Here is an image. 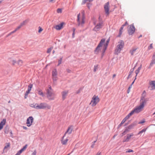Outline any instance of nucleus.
I'll return each instance as SVG.
<instances>
[{"instance_id": "64", "label": "nucleus", "mask_w": 155, "mask_h": 155, "mask_svg": "<svg viewBox=\"0 0 155 155\" xmlns=\"http://www.w3.org/2000/svg\"><path fill=\"white\" fill-rule=\"evenodd\" d=\"M16 63V61L15 60H13L12 61V64L14 65Z\"/></svg>"}, {"instance_id": "28", "label": "nucleus", "mask_w": 155, "mask_h": 155, "mask_svg": "<svg viewBox=\"0 0 155 155\" xmlns=\"http://www.w3.org/2000/svg\"><path fill=\"white\" fill-rule=\"evenodd\" d=\"M106 49H105L104 48H103V49L101 51V58H102L104 56V53L105 52V51H106Z\"/></svg>"}, {"instance_id": "9", "label": "nucleus", "mask_w": 155, "mask_h": 155, "mask_svg": "<svg viewBox=\"0 0 155 155\" xmlns=\"http://www.w3.org/2000/svg\"><path fill=\"white\" fill-rule=\"evenodd\" d=\"M80 13H79L77 15V22L78 23V26H79L81 24H83L84 23V20L85 19V17H84V16L82 17H81V22L80 23Z\"/></svg>"}, {"instance_id": "18", "label": "nucleus", "mask_w": 155, "mask_h": 155, "mask_svg": "<svg viewBox=\"0 0 155 155\" xmlns=\"http://www.w3.org/2000/svg\"><path fill=\"white\" fill-rule=\"evenodd\" d=\"M150 85L151 86V90H153L155 89V81H152L150 83Z\"/></svg>"}, {"instance_id": "30", "label": "nucleus", "mask_w": 155, "mask_h": 155, "mask_svg": "<svg viewBox=\"0 0 155 155\" xmlns=\"http://www.w3.org/2000/svg\"><path fill=\"white\" fill-rule=\"evenodd\" d=\"M30 92V91H29L28 90H27V91L26 92L25 94V96H24V98L25 99H26L27 97L28 94Z\"/></svg>"}, {"instance_id": "61", "label": "nucleus", "mask_w": 155, "mask_h": 155, "mask_svg": "<svg viewBox=\"0 0 155 155\" xmlns=\"http://www.w3.org/2000/svg\"><path fill=\"white\" fill-rule=\"evenodd\" d=\"M128 25V22L127 21H126L125 23L123 24L122 25H123V26H124V27L125 26H126V25Z\"/></svg>"}, {"instance_id": "24", "label": "nucleus", "mask_w": 155, "mask_h": 155, "mask_svg": "<svg viewBox=\"0 0 155 155\" xmlns=\"http://www.w3.org/2000/svg\"><path fill=\"white\" fill-rule=\"evenodd\" d=\"M130 139V137H128V136L127 135L126 137V136L124 137V139L123 140V142H128Z\"/></svg>"}, {"instance_id": "19", "label": "nucleus", "mask_w": 155, "mask_h": 155, "mask_svg": "<svg viewBox=\"0 0 155 155\" xmlns=\"http://www.w3.org/2000/svg\"><path fill=\"white\" fill-rule=\"evenodd\" d=\"M6 121L5 119H4L0 123V130L2 129L3 126L5 124Z\"/></svg>"}, {"instance_id": "15", "label": "nucleus", "mask_w": 155, "mask_h": 155, "mask_svg": "<svg viewBox=\"0 0 155 155\" xmlns=\"http://www.w3.org/2000/svg\"><path fill=\"white\" fill-rule=\"evenodd\" d=\"M68 93V91H65L61 92L62 95V99L63 100H65L66 98V97L67 94Z\"/></svg>"}, {"instance_id": "7", "label": "nucleus", "mask_w": 155, "mask_h": 155, "mask_svg": "<svg viewBox=\"0 0 155 155\" xmlns=\"http://www.w3.org/2000/svg\"><path fill=\"white\" fill-rule=\"evenodd\" d=\"M39 109H45L47 108V109H50L51 106L48 104L45 103H41L39 105Z\"/></svg>"}, {"instance_id": "17", "label": "nucleus", "mask_w": 155, "mask_h": 155, "mask_svg": "<svg viewBox=\"0 0 155 155\" xmlns=\"http://www.w3.org/2000/svg\"><path fill=\"white\" fill-rule=\"evenodd\" d=\"M30 106L35 108H36L38 109H39V106L38 104H30Z\"/></svg>"}, {"instance_id": "11", "label": "nucleus", "mask_w": 155, "mask_h": 155, "mask_svg": "<svg viewBox=\"0 0 155 155\" xmlns=\"http://www.w3.org/2000/svg\"><path fill=\"white\" fill-rule=\"evenodd\" d=\"M109 2H107L104 5V6L105 13L107 15H108L109 14Z\"/></svg>"}, {"instance_id": "34", "label": "nucleus", "mask_w": 155, "mask_h": 155, "mask_svg": "<svg viewBox=\"0 0 155 155\" xmlns=\"http://www.w3.org/2000/svg\"><path fill=\"white\" fill-rule=\"evenodd\" d=\"M54 28L57 30H60L61 29L59 25H56Z\"/></svg>"}, {"instance_id": "45", "label": "nucleus", "mask_w": 155, "mask_h": 155, "mask_svg": "<svg viewBox=\"0 0 155 155\" xmlns=\"http://www.w3.org/2000/svg\"><path fill=\"white\" fill-rule=\"evenodd\" d=\"M96 141H97V140H95V141H94L93 142H92V144L91 146V148H94V145H95V143L96 142Z\"/></svg>"}, {"instance_id": "36", "label": "nucleus", "mask_w": 155, "mask_h": 155, "mask_svg": "<svg viewBox=\"0 0 155 155\" xmlns=\"http://www.w3.org/2000/svg\"><path fill=\"white\" fill-rule=\"evenodd\" d=\"M7 145H6L4 148L3 149V151H4V150L6 148H7L8 147H10V144L9 143H7Z\"/></svg>"}, {"instance_id": "52", "label": "nucleus", "mask_w": 155, "mask_h": 155, "mask_svg": "<svg viewBox=\"0 0 155 155\" xmlns=\"http://www.w3.org/2000/svg\"><path fill=\"white\" fill-rule=\"evenodd\" d=\"M127 135L128 136V137H130V138L131 137L134 135V134L133 133H132L130 134H128Z\"/></svg>"}, {"instance_id": "47", "label": "nucleus", "mask_w": 155, "mask_h": 155, "mask_svg": "<svg viewBox=\"0 0 155 155\" xmlns=\"http://www.w3.org/2000/svg\"><path fill=\"white\" fill-rule=\"evenodd\" d=\"M64 24V22H62L60 24H59V25L61 27V28H63V25Z\"/></svg>"}, {"instance_id": "31", "label": "nucleus", "mask_w": 155, "mask_h": 155, "mask_svg": "<svg viewBox=\"0 0 155 155\" xmlns=\"http://www.w3.org/2000/svg\"><path fill=\"white\" fill-rule=\"evenodd\" d=\"M62 58H63L62 57H61L60 58V59H59L58 61V64L57 65L58 66L61 63Z\"/></svg>"}, {"instance_id": "48", "label": "nucleus", "mask_w": 155, "mask_h": 155, "mask_svg": "<svg viewBox=\"0 0 155 155\" xmlns=\"http://www.w3.org/2000/svg\"><path fill=\"white\" fill-rule=\"evenodd\" d=\"M53 80L54 81H56L57 80V76H52Z\"/></svg>"}, {"instance_id": "20", "label": "nucleus", "mask_w": 155, "mask_h": 155, "mask_svg": "<svg viewBox=\"0 0 155 155\" xmlns=\"http://www.w3.org/2000/svg\"><path fill=\"white\" fill-rule=\"evenodd\" d=\"M136 123L133 122L130 125H129L127 127L130 130L133 128L134 126H136Z\"/></svg>"}, {"instance_id": "40", "label": "nucleus", "mask_w": 155, "mask_h": 155, "mask_svg": "<svg viewBox=\"0 0 155 155\" xmlns=\"http://www.w3.org/2000/svg\"><path fill=\"white\" fill-rule=\"evenodd\" d=\"M132 87L131 85H130L129 87H128V89L127 91V93L128 94L129 93L130 91V89Z\"/></svg>"}, {"instance_id": "39", "label": "nucleus", "mask_w": 155, "mask_h": 155, "mask_svg": "<svg viewBox=\"0 0 155 155\" xmlns=\"http://www.w3.org/2000/svg\"><path fill=\"white\" fill-rule=\"evenodd\" d=\"M52 48V47H51L48 49L47 53H50L51 52Z\"/></svg>"}, {"instance_id": "56", "label": "nucleus", "mask_w": 155, "mask_h": 155, "mask_svg": "<svg viewBox=\"0 0 155 155\" xmlns=\"http://www.w3.org/2000/svg\"><path fill=\"white\" fill-rule=\"evenodd\" d=\"M27 145H26L21 149L23 150H24L27 148Z\"/></svg>"}, {"instance_id": "26", "label": "nucleus", "mask_w": 155, "mask_h": 155, "mask_svg": "<svg viewBox=\"0 0 155 155\" xmlns=\"http://www.w3.org/2000/svg\"><path fill=\"white\" fill-rule=\"evenodd\" d=\"M57 74V72L56 69H55L52 72V76H56Z\"/></svg>"}, {"instance_id": "16", "label": "nucleus", "mask_w": 155, "mask_h": 155, "mask_svg": "<svg viewBox=\"0 0 155 155\" xmlns=\"http://www.w3.org/2000/svg\"><path fill=\"white\" fill-rule=\"evenodd\" d=\"M65 136H64H64L62 137V139L61 140V143L63 145H66L68 140V138H66V139L64 140V138Z\"/></svg>"}, {"instance_id": "6", "label": "nucleus", "mask_w": 155, "mask_h": 155, "mask_svg": "<svg viewBox=\"0 0 155 155\" xmlns=\"http://www.w3.org/2000/svg\"><path fill=\"white\" fill-rule=\"evenodd\" d=\"M54 94L52 91L47 89V97L49 100H53L54 99V97H52Z\"/></svg>"}, {"instance_id": "57", "label": "nucleus", "mask_w": 155, "mask_h": 155, "mask_svg": "<svg viewBox=\"0 0 155 155\" xmlns=\"http://www.w3.org/2000/svg\"><path fill=\"white\" fill-rule=\"evenodd\" d=\"M84 13H85V12H84V11H83L82 12H81V14H82V17H83V16L84 17H85V15H84Z\"/></svg>"}, {"instance_id": "41", "label": "nucleus", "mask_w": 155, "mask_h": 155, "mask_svg": "<svg viewBox=\"0 0 155 155\" xmlns=\"http://www.w3.org/2000/svg\"><path fill=\"white\" fill-rule=\"evenodd\" d=\"M87 8H88L89 9H90V7L91 5V4L89 2L87 3Z\"/></svg>"}, {"instance_id": "1", "label": "nucleus", "mask_w": 155, "mask_h": 155, "mask_svg": "<svg viewBox=\"0 0 155 155\" xmlns=\"http://www.w3.org/2000/svg\"><path fill=\"white\" fill-rule=\"evenodd\" d=\"M118 44L114 51V54L117 55L120 53L121 51L123 48L124 45V42L122 40H120L118 42Z\"/></svg>"}, {"instance_id": "3", "label": "nucleus", "mask_w": 155, "mask_h": 155, "mask_svg": "<svg viewBox=\"0 0 155 155\" xmlns=\"http://www.w3.org/2000/svg\"><path fill=\"white\" fill-rule=\"evenodd\" d=\"M99 101L100 99L98 96L94 95L92 97L90 104H91V106L93 107L95 106L99 102Z\"/></svg>"}, {"instance_id": "21", "label": "nucleus", "mask_w": 155, "mask_h": 155, "mask_svg": "<svg viewBox=\"0 0 155 155\" xmlns=\"http://www.w3.org/2000/svg\"><path fill=\"white\" fill-rule=\"evenodd\" d=\"M132 115L133 114L130 112L123 120H122L123 121V122H125L126 121V120Z\"/></svg>"}, {"instance_id": "55", "label": "nucleus", "mask_w": 155, "mask_h": 155, "mask_svg": "<svg viewBox=\"0 0 155 155\" xmlns=\"http://www.w3.org/2000/svg\"><path fill=\"white\" fill-rule=\"evenodd\" d=\"M134 71V69H131L129 72V74H131Z\"/></svg>"}, {"instance_id": "4", "label": "nucleus", "mask_w": 155, "mask_h": 155, "mask_svg": "<svg viewBox=\"0 0 155 155\" xmlns=\"http://www.w3.org/2000/svg\"><path fill=\"white\" fill-rule=\"evenodd\" d=\"M146 95H144V96H141L140 98V107L143 108L144 107V104H145L146 102L148 100V98H145V97Z\"/></svg>"}, {"instance_id": "32", "label": "nucleus", "mask_w": 155, "mask_h": 155, "mask_svg": "<svg viewBox=\"0 0 155 155\" xmlns=\"http://www.w3.org/2000/svg\"><path fill=\"white\" fill-rule=\"evenodd\" d=\"M32 86L33 85L32 84H30L28 86V90L30 91L31 90Z\"/></svg>"}, {"instance_id": "38", "label": "nucleus", "mask_w": 155, "mask_h": 155, "mask_svg": "<svg viewBox=\"0 0 155 155\" xmlns=\"http://www.w3.org/2000/svg\"><path fill=\"white\" fill-rule=\"evenodd\" d=\"M27 23L26 20L22 22L21 23L20 25L22 27L24 25H25Z\"/></svg>"}, {"instance_id": "5", "label": "nucleus", "mask_w": 155, "mask_h": 155, "mask_svg": "<svg viewBox=\"0 0 155 155\" xmlns=\"http://www.w3.org/2000/svg\"><path fill=\"white\" fill-rule=\"evenodd\" d=\"M129 26L130 28L128 29L127 32L129 35H131L134 33L135 30V28L133 23L130 25Z\"/></svg>"}, {"instance_id": "43", "label": "nucleus", "mask_w": 155, "mask_h": 155, "mask_svg": "<svg viewBox=\"0 0 155 155\" xmlns=\"http://www.w3.org/2000/svg\"><path fill=\"white\" fill-rule=\"evenodd\" d=\"M152 45H153V44L152 43L151 44H150V46H149L148 47V49L149 50H150V49H152L153 48V47L152 46Z\"/></svg>"}, {"instance_id": "49", "label": "nucleus", "mask_w": 155, "mask_h": 155, "mask_svg": "<svg viewBox=\"0 0 155 155\" xmlns=\"http://www.w3.org/2000/svg\"><path fill=\"white\" fill-rule=\"evenodd\" d=\"M122 31L121 30H120L119 35H117L118 37H120L121 35L122 34Z\"/></svg>"}, {"instance_id": "14", "label": "nucleus", "mask_w": 155, "mask_h": 155, "mask_svg": "<svg viewBox=\"0 0 155 155\" xmlns=\"http://www.w3.org/2000/svg\"><path fill=\"white\" fill-rule=\"evenodd\" d=\"M73 129V126L72 125H71L69 126L67 131L65 132L64 134V136H65L67 134H71L72 133Z\"/></svg>"}, {"instance_id": "50", "label": "nucleus", "mask_w": 155, "mask_h": 155, "mask_svg": "<svg viewBox=\"0 0 155 155\" xmlns=\"http://www.w3.org/2000/svg\"><path fill=\"white\" fill-rule=\"evenodd\" d=\"M130 130L127 128V127H126L125 129L124 130V131L126 133L129 132L130 131Z\"/></svg>"}, {"instance_id": "51", "label": "nucleus", "mask_w": 155, "mask_h": 155, "mask_svg": "<svg viewBox=\"0 0 155 155\" xmlns=\"http://www.w3.org/2000/svg\"><path fill=\"white\" fill-rule=\"evenodd\" d=\"M42 30H43V29L40 26L39 27L38 32L39 33H40Z\"/></svg>"}, {"instance_id": "29", "label": "nucleus", "mask_w": 155, "mask_h": 155, "mask_svg": "<svg viewBox=\"0 0 155 155\" xmlns=\"http://www.w3.org/2000/svg\"><path fill=\"white\" fill-rule=\"evenodd\" d=\"M4 132L5 134H7L9 132V129L8 127H6L5 128Z\"/></svg>"}, {"instance_id": "54", "label": "nucleus", "mask_w": 155, "mask_h": 155, "mask_svg": "<svg viewBox=\"0 0 155 155\" xmlns=\"http://www.w3.org/2000/svg\"><path fill=\"white\" fill-rule=\"evenodd\" d=\"M10 131V136L12 137H13V134H12V131L11 130H10L9 131Z\"/></svg>"}, {"instance_id": "60", "label": "nucleus", "mask_w": 155, "mask_h": 155, "mask_svg": "<svg viewBox=\"0 0 155 155\" xmlns=\"http://www.w3.org/2000/svg\"><path fill=\"white\" fill-rule=\"evenodd\" d=\"M66 71L68 73H70L71 72V70L69 69H67Z\"/></svg>"}, {"instance_id": "46", "label": "nucleus", "mask_w": 155, "mask_h": 155, "mask_svg": "<svg viewBox=\"0 0 155 155\" xmlns=\"http://www.w3.org/2000/svg\"><path fill=\"white\" fill-rule=\"evenodd\" d=\"M82 90V89L81 88H80L79 89H78L76 92V94H78Z\"/></svg>"}, {"instance_id": "10", "label": "nucleus", "mask_w": 155, "mask_h": 155, "mask_svg": "<svg viewBox=\"0 0 155 155\" xmlns=\"http://www.w3.org/2000/svg\"><path fill=\"white\" fill-rule=\"evenodd\" d=\"M103 23L102 22H99L95 26L93 29V30L96 31H97L102 28Z\"/></svg>"}, {"instance_id": "33", "label": "nucleus", "mask_w": 155, "mask_h": 155, "mask_svg": "<svg viewBox=\"0 0 155 155\" xmlns=\"http://www.w3.org/2000/svg\"><path fill=\"white\" fill-rule=\"evenodd\" d=\"M24 150H23L22 149H21L20 150L18 151L15 155H20V154Z\"/></svg>"}, {"instance_id": "58", "label": "nucleus", "mask_w": 155, "mask_h": 155, "mask_svg": "<svg viewBox=\"0 0 155 155\" xmlns=\"http://www.w3.org/2000/svg\"><path fill=\"white\" fill-rule=\"evenodd\" d=\"M97 66H94V71L95 72L96 71V69L97 68Z\"/></svg>"}, {"instance_id": "13", "label": "nucleus", "mask_w": 155, "mask_h": 155, "mask_svg": "<svg viewBox=\"0 0 155 155\" xmlns=\"http://www.w3.org/2000/svg\"><path fill=\"white\" fill-rule=\"evenodd\" d=\"M143 108L140 107V106L139 105L137 107L135 108L134 110H132L131 112L133 114L135 112L136 113H138L140 112L141 111V109H143Z\"/></svg>"}, {"instance_id": "44", "label": "nucleus", "mask_w": 155, "mask_h": 155, "mask_svg": "<svg viewBox=\"0 0 155 155\" xmlns=\"http://www.w3.org/2000/svg\"><path fill=\"white\" fill-rule=\"evenodd\" d=\"M124 123V122H123V120L122 121L121 123L118 126V127H117V128H120L121 126L122 125V124H123Z\"/></svg>"}, {"instance_id": "42", "label": "nucleus", "mask_w": 155, "mask_h": 155, "mask_svg": "<svg viewBox=\"0 0 155 155\" xmlns=\"http://www.w3.org/2000/svg\"><path fill=\"white\" fill-rule=\"evenodd\" d=\"M57 12L58 13H61L62 12V9L61 8H58L57 9Z\"/></svg>"}, {"instance_id": "59", "label": "nucleus", "mask_w": 155, "mask_h": 155, "mask_svg": "<svg viewBox=\"0 0 155 155\" xmlns=\"http://www.w3.org/2000/svg\"><path fill=\"white\" fill-rule=\"evenodd\" d=\"M133 151L132 150L129 149L127 151H126V153H130L133 152Z\"/></svg>"}, {"instance_id": "23", "label": "nucleus", "mask_w": 155, "mask_h": 155, "mask_svg": "<svg viewBox=\"0 0 155 155\" xmlns=\"http://www.w3.org/2000/svg\"><path fill=\"white\" fill-rule=\"evenodd\" d=\"M37 91L38 92V94L39 95L41 96L42 97H44V94L42 92L41 90L40 89H38Z\"/></svg>"}, {"instance_id": "25", "label": "nucleus", "mask_w": 155, "mask_h": 155, "mask_svg": "<svg viewBox=\"0 0 155 155\" xmlns=\"http://www.w3.org/2000/svg\"><path fill=\"white\" fill-rule=\"evenodd\" d=\"M141 68H142V64H141L140 66H139L138 68L135 71V72L136 74V76H137V74L139 73L140 70L141 69Z\"/></svg>"}, {"instance_id": "2", "label": "nucleus", "mask_w": 155, "mask_h": 155, "mask_svg": "<svg viewBox=\"0 0 155 155\" xmlns=\"http://www.w3.org/2000/svg\"><path fill=\"white\" fill-rule=\"evenodd\" d=\"M105 39L104 38L101 39L97 46L94 50V53L95 54H97L99 51L101 50V48L105 42Z\"/></svg>"}, {"instance_id": "12", "label": "nucleus", "mask_w": 155, "mask_h": 155, "mask_svg": "<svg viewBox=\"0 0 155 155\" xmlns=\"http://www.w3.org/2000/svg\"><path fill=\"white\" fill-rule=\"evenodd\" d=\"M155 64V52H154L152 57V59L150 63L149 68H150L153 64Z\"/></svg>"}, {"instance_id": "22", "label": "nucleus", "mask_w": 155, "mask_h": 155, "mask_svg": "<svg viewBox=\"0 0 155 155\" xmlns=\"http://www.w3.org/2000/svg\"><path fill=\"white\" fill-rule=\"evenodd\" d=\"M110 41V38H108L106 41V43L104 45L103 48L106 49Z\"/></svg>"}, {"instance_id": "37", "label": "nucleus", "mask_w": 155, "mask_h": 155, "mask_svg": "<svg viewBox=\"0 0 155 155\" xmlns=\"http://www.w3.org/2000/svg\"><path fill=\"white\" fill-rule=\"evenodd\" d=\"M23 63V61L22 60H19L18 62V64L20 66H21Z\"/></svg>"}, {"instance_id": "35", "label": "nucleus", "mask_w": 155, "mask_h": 155, "mask_svg": "<svg viewBox=\"0 0 155 155\" xmlns=\"http://www.w3.org/2000/svg\"><path fill=\"white\" fill-rule=\"evenodd\" d=\"M147 129V128L143 129L142 130H141L138 133V134H142L143 132H145L146 131Z\"/></svg>"}, {"instance_id": "27", "label": "nucleus", "mask_w": 155, "mask_h": 155, "mask_svg": "<svg viewBox=\"0 0 155 155\" xmlns=\"http://www.w3.org/2000/svg\"><path fill=\"white\" fill-rule=\"evenodd\" d=\"M137 49V48H134L133 49L131 50L130 51V53L131 54V55H134V52L136 51V50Z\"/></svg>"}, {"instance_id": "62", "label": "nucleus", "mask_w": 155, "mask_h": 155, "mask_svg": "<svg viewBox=\"0 0 155 155\" xmlns=\"http://www.w3.org/2000/svg\"><path fill=\"white\" fill-rule=\"evenodd\" d=\"M146 93V91H143V92L142 93V96H144V95H145Z\"/></svg>"}, {"instance_id": "8", "label": "nucleus", "mask_w": 155, "mask_h": 155, "mask_svg": "<svg viewBox=\"0 0 155 155\" xmlns=\"http://www.w3.org/2000/svg\"><path fill=\"white\" fill-rule=\"evenodd\" d=\"M33 120L34 118L32 116L29 117L27 119V126L28 127L31 126L32 124Z\"/></svg>"}, {"instance_id": "63", "label": "nucleus", "mask_w": 155, "mask_h": 155, "mask_svg": "<svg viewBox=\"0 0 155 155\" xmlns=\"http://www.w3.org/2000/svg\"><path fill=\"white\" fill-rule=\"evenodd\" d=\"M21 27L20 25H19L16 28V29L17 31Z\"/></svg>"}, {"instance_id": "53", "label": "nucleus", "mask_w": 155, "mask_h": 155, "mask_svg": "<svg viewBox=\"0 0 155 155\" xmlns=\"http://www.w3.org/2000/svg\"><path fill=\"white\" fill-rule=\"evenodd\" d=\"M88 1L87 0H83L82 3V5H83L85 4L86 2Z\"/></svg>"}]
</instances>
